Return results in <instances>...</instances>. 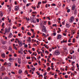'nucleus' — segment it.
<instances>
[{"label": "nucleus", "mask_w": 79, "mask_h": 79, "mask_svg": "<svg viewBox=\"0 0 79 79\" xmlns=\"http://www.w3.org/2000/svg\"><path fill=\"white\" fill-rule=\"evenodd\" d=\"M42 31L44 32H45L46 33L47 31V29L46 28V27L44 25H43V28L42 29Z\"/></svg>", "instance_id": "f257e3e1"}, {"label": "nucleus", "mask_w": 79, "mask_h": 79, "mask_svg": "<svg viewBox=\"0 0 79 79\" xmlns=\"http://www.w3.org/2000/svg\"><path fill=\"white\" fill-rule=\"evenodd\" d=\"M55 54L56 55H59L60 54V52L59 51L56 50L55 52Z\"/></svg>", "instance_id": "f03ea898"}, {"label": "nucleus", "mask_w": 79, "mask_h": 79, "mask_svg": "<svg viewBox=\"0 0 79 79\" xmlns=\"http://www.w3.org/2000/svg\"><path fill=\"white\" fill-rule=\"evenodd\" d=\"M61 35H58L57 36L56 39L57 40H59V39H61Z\"/></svg>", "instance_id": "7ed1b4c3"}, {"label": "nucleus", "mask_w": 79, "mask_h": 79, "mask_svg": "<svg viewBox=\"0 0 79 79\" xmlns=\"http://www.w3.org/2000/svg\"><path fill=\"white\" fill-rule=\"evenodd\" d=\"M75 8H76V5H75V4L73 5L71 8L72 10L74 11V10H75Z\"/></svg>", "instance_id": "20e7f679"}, {"label": "nucleus", "mask_w": 79, "mask_h": 79, "mask_svg": "<svg viewBox=\"0 0 79 79\" xmlns=\"http://www.w3.org/2000/svg\"><path fill=\"white\" fill-rule=\"evenodd\" d=\"M74 18L73 17H72L70 19L69 22L70 23H72L74 21Z\"/></svg>", "instance_id": "39448f33"}, {"label": "nucleus", "mask_w": 79, "mask_h": 79, "mask_svg": "<svg viewBox=\"0 0 79 79\" xmlns=\"http://www.w3.org/2000/svg\"><path fill=\"white\" fill-rule=\"evenodd\" d=\"M18 10H19V7L18 6H15V11H17Z\"/></svg>", "instance_id": "423d86ee"}, {"label": "nucleus", "mask_w": 79, "mask_h": 79, "mask_svg": "<svg viewBox=\"0 0 79 79\" xmlns=\"http://www.w3.org/2000/svg\"><path fill=\"white\" fill-rule=\"evenodd\" d=\"M66 27H67V28H69L70 26H71V25H69V24L67 23L66 24Z\"/></svg>", "instance_id": "0eeeda50"}, {"label": "nucleus", "mask_w": 79, "mask_h": 79, "mask_svg": "<svg viewBox=\"0 0 79 79\" xmlns=\"http://www.w3.org/2000/svg\"><path fill=\"white\" fill-rule=\"evenodd\" d=\"M9 60L10 61H11V62H13V61H14V59L10 57V58L9 59Z\"/></svg>", "instance_id": "6e6552de"}, {"label": "nucleus", "mask_w": 79, "mask_h": 79, "mask_svg": "<svg viewBox=\"0 0 79 79\" xmlns=\"http://www.w3.org/2000/svg\"><path fill=\"white\" fill-rule=\"evenodd\" d=\"M18 62L19 64H21V59L20 58L18 59Z\"/></svg>", "instance_id": "1a4fd4ad"}, {"label": "nucleus", "mask_w": 79, "mask_h": 79, "mask_svg": "<svg viewBox=\"0 0 79 79\" xmlns=\"http://www.w3.org/2000/svg\"><path fill=\"white\" fill-rule=\"evenodd\" d=\"M1 56L2 58H5V53L2 54Z\"/></svg>", "instance_id": "9d476101"}, {"label": "nucleus", "mask_w": 79, "mask_h": 79, "mask_svg": "<svg viewBox=\"0 0 79 79\" xmlns=\"http://www.w3.org/2000/svg\"><path fill=\"white\" fill-rule=\"evenodd\" d=\"M12 36L13 34H12V33H10L9 34V38H11V37H12Z\"/></svg>", "instance_id": "9b49d317"}, {"label": "nucleus", "mask_w": 79, "mask_h": 79, "mask_svg": "<svg viewBox=\"0 0 79 79\" xmlns=\"http://www.w3.org/2000/svg\"><path fill=\"white\" fill-rule=\"evenodd\" d=\"M74 14L75 15H77V10H75L74 11Z\"/></svg>", "instance_id": "f8f14e48"}, {"label": "nucleus", "mask_w": 79, "mask_h": 79, "mask_svg": "<svg viewBox=\"0 0 79 79\" xmlns=\"http://www.w3.org/2000/svg\"><path fill=\"white\" fill-rule=\"evenodd\" d=\"M64 42H65V43L67 42V40L65 41L63 40L62 41H61V44H62L63 43H64Z\"/></svg>", "instance_id": "ddd939ff"}, {"label": "nucleus", "mask_w": 79, "mask_h": 79, "mask_svg": "<svg viewBox=\"0 0 79 79\" xmlns=\"http://www.w3.org/2000/svg\"><path fill=\"white\" fill-rule=\"evenodd\" d=\"M34 17H30V19L32 21H33L34 19Z\"/></svg>", "instance_id": "4468645a"}, {"label": "nucleus", "mask_w": 79, "mask_h": 79, "mask_svg": "<svg viewBox=\"0 0 79 79\" xmlns=\"http://www.w3.org/2000/svg\"><path fill=\"white\" fill-rule=\"evenodd\" d=\"M40 28H42V27L43 28L42 23H40Z\"/></svg>", "instance_id": "2eb2a0df"}, {"label": "nucleus", "mask_w": 79, "mask_h": 79, "mask_svg": "<svg viewBox=\"0 0 79 79\" xmlns=\"http://www.w3.org/2000/svg\"><path fill=\"white\" fill-rule=\"evenodd\" d=\"M21 73H22V70L21 69L19 70V74H21Z\"/></svg>", "instance_id": "dca6fc26"}, {"label": "nucleus", "mask_w": 79, "mask_h": 79, "mask_svg": "<svg viewBox=\"0 0 79 79\" xmlns=\"http://www.w3.org/2000/svg\"><path fill=\"white\" fill-rule=\"evenodd\" d=\"M9 48L10 51H12V50H13L11 47H9Z\"/></svg>", "instance_id": "f3484780"}, {"label": "nucleus", "mask_w": 79, "mask_h": 79, "mask_svg": "<svg viewBox=\"0 0 79 79\" xmlns=\"http://www.w3.org/2000/svg\"><path fill=\"white\" fill-rule=\"evenodd\" d=\"M31 70H32L33 71H35V67H34L33 68H31Z\"/></svg>", "instance_id": "a211bd4d"}, {"label": "nucleus", "mask_w": 79, "mask_h": 79, "mask_svg": "<svg viewBox=\"0 0 79 79\" xmlns=\"http://www.w3.org/2000/svg\"><path fill=\"white\" fill-rule=\"evenodd\" d=\"M31 70H32L33 71H35V67H34L33 68H31Z\"/></svg>", "instance_id": "6ab92c4d"}, {"label": "nucleus", "mask_w": 79, "mask_h": 79, "mask_svg": "<svg viewBox=\"0 0 79 79\" xmlns=\"http://www.w3.org/2000/svg\"><path fill=\"white\" fill-rule=\"evenodd\" d=\"M31 70H32L33 71H35V67H34L33 68H31Z\"/></svg>", "instance_id": "aec40b11"}, {"label": "nucleus", "mask_w": 79, "mask_h": 79, "mask_svg": "<svg viewBox=\"0 0 79 79\" xmlns=\"http://www.w3.org/2000/svg\"><path fill=\"white\" fill-rule=\"evenodd\" d=\"M9 11V13H10V11H11V8L9 7L8 8Z\"/></svg>", "instance_id": "412c9836"}, {"label": "nucleus", "mask_w": 79, "mask_h": 79, "mask_svg": "<svg viewBox=\"0 0 79 79\" xmlns=\"http://www.w3.org/2000/svg\"><path fill=\"white\" fill-rule=\"evenodd\" d=\"M7 29H8V28H5V33H6V32H8Z\"/></svg>", "instance_id": "4be33fe9"}, {"label": "nucleus", "mask_w": 79, "mask_h": 79, "mask_svg": "<svg viewBox=\"0 0 79 79\" xmlns=\"http://www.w3.org/2000/svg\"><path fill=\"white\" fill-rule=\"evenodd\" d=\"M65 23V21L64 20L62 23V24L63 25H64Z\"/></svg>", "instance_id": "5701e85b"}, {"label": "nucleus", "mask_w": 79, "mask_h": 79, "mask_svg": "<svg viewBox=\"0 0 79 79\" xmlns=\"http://www.w3.org/2000/svg\"><path fill=\"white\" fill-rule=\"evenodd\" d=\"M68 45L69 46H71V45H73V44L72 43H69L68 44Z\"/></svg>", "instance_id": "b1692460"}, {"label": "nucleus", "mask_w": 79, "mask_h": 79, "mask_svg": "<svg viewBox=\"0 0 79 79\" xmlns=\"http://www.w3.org/2000/svg\"><path fill=\"white\" fill-rule=\"evenodd\" d=\"M10 27H9L8 29L7 30V32H10Z\"/></svg>", "instance_id": "393cba45"}, {"label": "nucleus", "mask_w": 79, "mask_h": 79, "mask_svg": "<svg viewBox=\"0 0 79 79\" xmlns=\"http://www.w3.org/2000/svg\"><path fill=\"white\" fill-rule=\"evenodd\" d=\"M27 34H28V35H31V33H30V32H28L27 33Z\"/></svg>", "instance_id": "a878e982"}, {"label": "nucleus", "mask_w": 79, "mask_h": 79, "mask_svg": "<svg viewBox=\"0 0 79 79\" xmlns=\"http://www.w3.org/2000/svg\"><path fill=\"white\" fill-rule=\"evenodd\" d=\"M43 36L44 37H47V35H45V34H44V33H43Z\"/></svg>", "instance_id": "bb28decb"}, {"label": "nucleus", "mask_w": 79, "mask_h": 79, "mask_svg": "<svg viewBox=\"0 0 79 79\" xmlns=\"http://www.w3.org/2000/svg\"><path fill=\"white\" fill-rule=\"evenodd\" d=\"M24 47H25V48H27V47L28 46H27V44H25L24 45Z\"/></svg>", "instance_id": "cd10ccee"}, {"label": "nucleus", "mask_w": 79, "mask_h": 79, "mask_svg": "<svg viewBox=\"0 0 79 79\" xmlns=\"http://www.w3.org/2000/svg\"><path fill=\"white\" fill-rule=\"evenodd\" d=\"M31 5V4H30V3L27 4L26 5V6H29V5Z\"/></svg>", "instance_id": "c85d7f7f"}, {"label": "nucleus", "mask_w": 79, "mask_h": 79, "mask_svg": "<svg viewBox=\"0 0 79 79\" xmlns=\"http://www.w3.org/2000/svg\"><path fill=\"white\" fill-rule=\"evenodd\" d=\"M31 7H32V8H33V9H34V10H35V9L36 8V7H35H35L32 6Z\"/></svg>", "instance_id": "c756f323"}, {"label": "nucleus", "mask_w": 79, "mask_h": 79, "mask_svg": "<svg viewBox=\"0 0 79 79\" xmlns=\"http://www.w3.org/2000/svg\"><path fill=\"white\" fill-rule=\"evenodd\" d=\"M26 58H27V60H28V59H31V57H26Z\"/></svg>", "instance_id": "7c9ffc66"}, {"label": "nucleus", "mask_w": 79, "mask_h": 79, "mask_svg": "<svg viewBox=\"0 0 79 79\" xmlns=\"http://www.w3.org/2000/svg\"><path fill=\"white\" fill-rule=\"evenodd\" d=\"M46 75H47V73L45 72L44 73V76H46Z\"/></svg>", "instance_id": "2f4dec72"}, {"label": "nucleus", "mask_w": 79, "mask_h": 79, "mask_svg": "<svg viewBox=\"0 0 79 79\" xmlns=\"http://www.w3.org/2000/svg\"><path fill=\"white\" fill-rule=\"evenodd\" d=\"M3 79H9V77H6Z\"/></svg>", "instance_id": "473e14b6"}, {"label": "nucleus", "mask_w": 79, "mask_h": 79, "mask_svg": "<svg viewBox=\"0 0 79 79\" xmlns=\"http://www.w3.org/2000/svg\"><path fill=\"white\" fill-rule=\"evenodd\" d=\"M56 26H57L56 24H53L52 25V26L53 27H54V26H55V27H56Z\"/></svg>", "instance_id": "72a5a7b5"}, {"label": "nucleus", "mask_w": 79, "mask_h": 79, "mask_svg": "<svg viewBox=\"0 0 79 79\" xmlns=\"http://www.w3.org/2000/svg\"><path fill=\"white\" fill-rule=\"evenodd\" d=\"M67 13H69L70 12V9H68L67 10Z\"/></svg>", "instance_id": "f704fd0d"}, {"label": "nucleus", "mask_w": 79, "mask_h": 79, "mask_svg": "<svg viewBox=\"0 0 79 79\" xmlns=\"http://www.w3.org/2000/svg\"><path fill=\"white\" fill-rule=\"evenodd\" d=\"M5 25V23H2V27H3L4 26V25Z\"/></svg>", "instance_id": "c9c22d12"}, {"label": "nucleus", "mask_w": 79, "mask_h": 79, "mask_svg": "<svg viewBox=\"0 0 79 79\" xmlns=\"http://www.w3.org/2000/svg\"><path fill=\"white\" fill-rule=\"evenodd\" d=\"M32 22H33V23H36V22H36V21H34V20H33V21H32Z\"/></svg>", "instance_id": "e433bc0d"}, {"label": "nucleus", "mask_w": 79, "mask_h": 79, "mask_svg": "<svg viewBox=\"0 0 79 79\" xmlns=\"http://www.w3.org/2000/svg\"><path fill=\"white\" fill-rule=\"evenodd\" d=\"M64 77H65V78H68V75H66Z\"/></svg>", "instance_id": "4c0bfd02"}, {"label": "nucleus", "mask_w": 79, "mask_h": 79, "mask_svg": "<svg viewBox=\"0 0 79 79\" xmlns=\"http://www.w3.org/2000/svg\"><path fill=\"white\" fill-rule=\"evenodd\" d=\"M36 74H38V75L39 76V75H40V73H39V72H36Z\"/></svg>", "instance_id": "58836bf2"}, {"label": "nucleus", "mask_w": 79, "mask_h": 79, "mask_svg": "<svg viewBox=\"0 0 79 79\" xmlns=\"http://www.w3.org/2000/svg\"><path fill=\"white\" fill-rule=\"evenodd\" d=\"M11 73L12 74H15V72H13V71L11 72Z\"/></svg>", "instance_id": "ea45409f"}, {"label": "nucleus", "mask_w": 79, "mask_h": 79, "mask_svg": "<svg viewBox=\"0 0 79 79\" xmlns=\"http://www.w3.org/2000/svg\"><path fill=\"white\" fill-rule=\"evenodd\" d=\"M31 37L32 38H34V37H35V35H33V36H31Z\"/></svg>", "instance_id": "a19ab883"}, {"label": "nucleus", "mask_w": 79, "mask_h": 79, "mask_svg": "<svg viewBox=\"0 0 79 79\" xmlns=\"http://www.w3.org/2000/svg\"><path fill=\"white\" fill-rule=\"evenodd\" d=\"M45 53H47L48 54V52L47 51H45Z\"/></svg>", "instance_id": "79ce46f5"}, {"label": "nucleus", "mask_w": 79, "mask_h": 79, "mask_svg": "<svg viewBox=\"0 0 79 79\" xmlns=\"http://www.w3.org/2000/svg\"><path fill=\"white\" fill-rule=\"evenodd\" d=\"M36 21H37V23H39V19H37Z\"/></svg>", "instance_id": "37998d69"}, {"label": "nucleus", "mask_w": 79, "mask_h": 79, "mask_svg": "<svg viewBox=\"0 0 79 79\" xmlns=\"http://www.w3.org/2000/svg\"><path fill=\"white\" fill-rule=\"evenodd\" d=\"M7 64H8V66H11V63H8Z\"/></svg>", "instance_id": "c03bdc74"}, {"label": "nucleus", "mask_w": 79, "mask_h": 79, "mask_svg": "<svg viewBox=\"0 0 79 79\" xmlns=\"http://www.w3.org/2000/svg\"><path fill=\"white\" fill-rule=\"evenodd\" d=\"M53 35L54 36H55V35H56V33H55V32L53 33Z\"/></svg>", "instance_id": "a18cd8bd"}, {"label": "nucleus", "mask_w": 79, "mask_h": 79, "mask_svg": "<svg viewBox=\"0 0 79 79\" xmlns=\"http://www.w3.org/2000/svg\"><path fill=\"white\" fill-rule=\"evenodd\" d=\"M32 13L33 14H37V12H32Z\"/></svg>", "instance_id": "49530a36"}, {"label": "nucleus", "mask_w": 79, "mask_h": 79, "mask_svg": "<svg viewBox=\"0 0 79 79\" xmlns=\"http://www.w3.org/2000/svg\"><path fill=\"white\" fill-rule=\"evenodd\" d=\"M42 3V2H39L38 3V5H40V4H41Z\"/></svg>", "instance_id": "de8ad7c7"}, {"label": "nucleus", "mask_w": 79, "mask_h": 79, "mask_svg": "<svg viewBox=\"0 0 79 79\" xmlns=\"http://www.w3.org/2000/svg\"><path fill=\"white\" fill-rule=\"evenodd\" d=\"M19 44L20 46V47H21L22 45H23V44H20L19 43Z\"/></svg>", "instance_id": "09e8293b"}, {"label": "nucleus", "mask_w": 79, "mask_h": 79, "mask_svg": "<svg viewBox=\"0 0 79 79\" xmlns=\"http://www.w3.org/2000/svg\"><path fill=\"white\" fill-rule=\"evenodd\" d=\"M13 41L15 40V39H14L13 38L10 41H11V42H13Z\"/></svg>", "instance_id": "8fccbe9b"}, {"label": "nucleus", "mask_w": 79, "mask_h": 79, "mask_svg": "<svg viewBox=\"0 0 79 79\" xmlns=\"http://www.w3.org/2000/svg\"><path fill=\"white\" fill-rule=\"evenodd\" d=\"M48 25H50L51 24V23H50V21H48Z\"/></svg>", "instance_id": "3c124183"}, {"label": "nucleus", "mask_w": 79, "mask_h": 79, "mask_svg": "<svg viewBox=\"0 0 79 79\" xmlns=\"http://www.w3.org/2000/svg\"><path fill=\"white\" fill-rule=\"evenodd\" d=\"M27 68H28V69H31V68H30V67H29V65L27 66Z\"/></svg>", "instance_id": "603ef678"}, {"label": "nucleus", "mask_w": 79, "mask_h": 79, "mask_svg": "<svg viewBox=\"0 0 79 79\" xmlns=\"http://www.w3.org/2000/svg\"><path fill=\"white\" fill-rule=\"evenodd\" d=\"M47 1H46V2H45V1H43L42 2V3H47Z\"/></svg>", "instance_id": "864d4df0"}, {"label": "nucleus", "mask_w": 79, "mask_h": 79, "mask_svg": "<svg viewBox=\"0 0 79 79\" xmlns=\"http://www.w3.org/2000/svg\"><path fill=\"white\" fill-rule=\"evenodd\" d=\"M2 44H3V45H5V41H3L2 42Z\"/></svg>", "instance_id": "5fc2aeb1"}, {"label": "nucleus", "mask_w": 79, "mask_h": 79, "mask_svg": "<svg viewBox=\"0 0 79 79\" xmlns=\"http://www.w3.org/2000/svg\"><path fill=\"white\" fill-rule=\"evenodd\" d=\"M48 69H47V70H48V71H49V70H50V68L49 67L48 68Z\"/></svg>", "instance_id": "6e6d98bb"}, {"label": "nucleus", "mask_w": 79, "mask_h": 79, "mask_svg": "<svg viewBox=\"0 0 79 79\" xmlns=\"http://www.w3.org/2000/svg\"><path fill=\"white\" fill-rule=\"evenodd\" d=\"M0 61H2V62H3V61H4V60H3V59H0Z\"/></svg>", "instance_id": "4d7b16f0"}, {"label": "nucleus", "mask_w": 79, "mask_h": 79, "mask_svg": "<svg viewBox=\"0 0 79 79\" xmlns=\"http://www.w3.org/2000/svg\"><path fill=\"white\" fill-rule=\"evenodd\" d=\"M27 40L28 42H31V40Z\"/></svg>", "instance_id": "13d9d810"}, {"label": "nucleus", "mask_w": 79, "mask_h": 79, "mask_svg": "<svg viewBox=\"0 0 79 79\" xmlns=\"http://www.w3.org/2000/svg\"><path fill=\"white\" fill-rule=\"evenodd\" d=\"M21 29H22V31H24V27H22V28H21Z\"/></svg>", "instance_id": "bf43d9fd"}, {"label": "nucleus", "mask_w": 79, "mask_h": 79, "mask_svg": "<svg viewBox=\"0 0 79 79\" xmlns=\"http://www.w3.org/2000/svg\"><path fill=\"white\" fill-rule=\"evenodd\" d=\"M71 39H69V40H68V42H71Z\"/></svg>", "instance_id": "052dcab7"}, {"label": "nucleus", "mask_w": 79, "mask_h": 79, "mask_svg": "<svg viewBox=\"0 0 79 79\" xmlns=\"http://www.w3.org/2000/svg\"><path fill=\"white\" fill-rule=\"evenodd\" d=\"M15 66H16V67L17 66L18 64H17V63H15Z\"/></svg>", "instance_id": "680f3d73"}, {"label": "nucleus", "mask_w": 79, "mask_h": 79, "mask_svg": "<svg viewBox=\"0 0 79 79\" xmlns=\"http://www.w3.org/2000/svg\"><path fill=\"white\" fill-rule=\"evenodd\" d=\"M52 6H55L56 5V4H55L53 3L52 4Z\"/></svg>", "instance_id": "e2e57ef3"}, {"label": "nucleus", "mask_w": 79, "mask_h": 79, "mask_svg": "<svg viewBox=\"0 0 79 79\" xmlns=\"http://www.w3.org/2000/svg\"><path fill=\"white\" fill-rule=\"evenodd\" d=\"M32 50H33V51H35V48H32Z\"/></svg>", "instance_id": "0e129e2a"}, {"label": "nucleus", "mask_w": 79, "mask_h": 79, "mask_svg": "<svg viewBox=\"0 0 79 79\" xmlns=\"http://www.w3.org/2000/svg\"><path fill=\"white\" fill-rule=\"evenodd\" d=\"M7 63L6 62H5L4 64V65H6V64H7Z\"/></svg>", "instance_id": "69168bd1"}, {"label": "nucleus", "mask_w": 79, "mask_h": 79, "mask_svg": "<svg viewBox=\"0 0 79 79\" xmlns=\"http://www.w3.org/2000/svg\"><path fill=\"white\" fill-rule=\"evenodd\" d=\"M47 18H48V19L49 20H50V18L49 17H47Z\"/></svg>", "instance_id": "338daca9"}, {"label": "nucleus", "mask_w": 79, "mask_h": 79, "mask_svg": "<svg viewBox=\"0 0 79 79\" xmlns=\"http://www.w3.org/2000/svg\"><path fill=\"white\" fill-rule=\"evenodd\" d=\"M4 3H5V2H3L1 4L2 5H3Z\"/></svg>", "instance_id": "774afa93"}]
</instances>
